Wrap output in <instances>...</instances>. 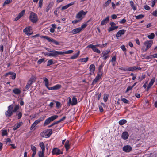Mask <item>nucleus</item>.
Here are the masks:
<instances>
[{
  "instance_id": "f257e3e1",
  "label": "nucleus",
  "mask_w": 157,
  "mask_h": 157,
  "mask_svg": "<svg viewBox=\"0 0 157 157\" xmlns=\"http://www.w3.org/2000/svg\"><path fill=\"white\" fill-rule=\"evenodd\" d=\"M153 43V41L151 40H147L145 41L142 47V50L144 52L147 51L151 48Z\"/></svg>"
},
{
  "instance_id": "f03ea898",
  "label": "nucleus",
  "mask_w": 157,
  "mask_h": 157,
  "mask_svg": "<svg viewBox=\"0 0 157 157\" xmlns=\"http://www.w3.org/2000/svg\"><path fill=\"white\" fill-rule=\"evenodd\" d=\"M14 107V105L11 104L8 107V110L5 112V114L6 117H10L13 114V109Z\"/></svg>"
},
{
  "instance_id": "7ed1b4c3",
  "label": "nucleus",
  "mask_w": 157,
  "mask_h": 157,
  "mask_svg": "<svg viewBox=\"0 0 157 157\" xmlns=\"http://www.w3.org/2000/svg\"><path fill=\"white\" fill-rule=\"evenodd\" d=\"M58 117V116L57 115H55L49 117L45 121L44 124V126L48 125L50 122L57 119Z\"/></svg>"
},
{
  "instance_id": "20e7f679",
  "label": "nucleus",
  "mask_w": 157,
  "mask_h": 157,
  "mask_svg": "<svg viewBox=\"0 0 157 157\" xmlns=\"http://www.w3.org/2000/svg\"><path fill=\"white\" fill-rule=\"evenodd\" d=\"M87 13V11H84L81 10L79 11L76 15V18L81 21Z\"/></svg>"
},
{
  "instance_id": "39448f33",
  "label": "nucleus",
  "mask_w": 157,
  "mask_h": 157,
  "mask_svg": "<svg viewBox=\"0 0 157 157\" xmlns=\"http://www.w3.org/2000/svg\"><path fill=\"white\" fill-rule=\"evenodd\" d=\"M29 19L33 23H36L38 20V17L35 13L31 12L30 14Z\"/></svg>"
},
{
  "instance_id": "423d86ee",
  "label": "nucleus",
  "mask_w": 157,
  "mask_h": 157,
  "mask_svg": "<svg viewBox=\"0 0 157 157\" xmlns=\"http://www.w3.org/2000/svg\"><path fill=\"white\" fill-rule=\"evenodd\" d=\"M52 131L51 129L48 130H45L43 132L41 133V136L45 138L49 137L50 135L52 134Z\"/></svg>"
},
{
  "instance_id": "0eeeda50",
  "label": "nucleus",
  "mask_w": 157,
  "mask_h": 157,
  "mask_svg": "<svg viewBox=\"0 0 157 157\" xmlns=\"http://www.w3.org/2000/svg\"><path fill=\"white\" fill-rule=\"evenodd\" d=\"M110 52V50L109 49H107L106 50L103 51L102 53V56L103 57V59L105 60H106L107 58L109 57L108 54Z\"/></svg>"
},
{
  "instance_id": "6e6552de",
  "label": "nucleus",
  "mask_w": 157,
  "mask_h": 157,
  "mask_svg": "<svg viewBox=\"0 0 157 157\" xmlns=\"http://www.w3.org/2000/svg\"><path fill=\"white\" fill-rule=\"evenodd\" d=\"M44 117H41L38 119L36 120L31 125L30 127V129L32 130L33 129L37 124L41 121L44 120Z\"/></svg>"
},
{
  "instance_id": "1a4fd4ad",
  "label": "nucleus",
  "mask_w": 157,
  "mask_h": 157,
  "mask_svg": "<svg viewBox=\"0 0 157 157\" xmlns=\"http://www.w3.org/2000/svg\"><path fill=\"white\" fill-rule=\"evenodd\" d=\"M51 52H48L47 56L56 57L59 55V51L54 50Z\"/></svg>"
},
{
  "instance_id": "9d476101",
  "label": "nucleus",
  "mask_w": 157,
  "mask_h": 157,
  "mask_svg": "<svg viewBox=\"0 0 157 157\" xmlns=\"http://www.w3.org/2000/svg\"><path fill=\"white\" fill-rule=\"evenodd\" d=\"M111 27L108 29L109 32H110L113 30L117 29L118 28V26H116V24L114 22H111L110 23Z\"/></svg>"
},
{
  "instance_id": "9b49d317",
  "label": "nucleus",
  "mask_w": 157,
  "mask_h": 157,
  "mask_svg": "<svg viewBox=\"0 0 157 157\" xmlns=\"http://www.w3.org/2000/svg\"><path fill=\"white\" fill-rule=\"evenodd\" d=\"M141 68L137 66H133L131 67L126 68L124 70V71H132L135 70H141Z\"/></svg>"
},
{
  "instance_id": "f8f14e48",
  "label": "nucleus",
  "mask_w": 157,
  "mask_h": 157,
  "mask_svg": "<svg viewBox=\"0 0 157 157\" xmlns=\"http://www.w3.org/2000/svg\"><path fill=\"white\" fill-rule=\"evenodd\" d=\"M33 83V81L32 80H29L27 83L23 91H26L29 88Z\"/></svg>"
},
{
  "instance_id": "ddd939ff",
  "label": "nucleus",
  "mask_w": 157,
  "mask_h": 157,
  "mask_svg": "<svg viewBox=\"0 0 157 157\" xmlns=\"http://www.w3.org/2000/svg\"><path fill=\"white\" fill-rule=\"evenodd\" d=\"M52 153L53 154L58 155L63 153L62 151L57 148H55L53 150Z\"/></svg>"
},
{
  "instance_id": "4468645a",
  "label": "nucleus",
  "mask_w": 157,
  "mask_h": 157,
  "mask_svg": "<svg viewBox=\"0 0 157 157\" xmlns=\"http://www.w3.org/2000/svg\"><path fill=\"white\" fill-rule=\"evenodd\" d=\"M132 149L131 147L128 145L124 146L123 147V150L126 152H129L131 151Z\"/></svg>"
},
{
  "instance_id": "2eb2a0df",
  "label": "nucleus",
  "mask_w": 157,
  "mask_h": 157,
  "mask_svg": "<svg viewBox=\"0 0 157 157\" xmlns=\"http://www.w3.org/2000/svg\"><path fill=\"white\" fill-rule=\"evenodd\" d=\"M155 78L154 77H153L151 79L147 87V91H148L151 88V87L152 86L155 81Z\"/></svg>"
},
{
  "instance_id": "dca6fc26",
  "label": "nucleus",
  "mask_w": 157,
  "mask_h": 157,
  "mask_svg": "<svg viewBox=\"0 0 157 157\" xmlns=\"http://www.w3.org/2000/svg\"><path fill=\"white\" fill-rule=\"evenodd\" d=\"M89 69L90 71V75H92L94 73L95 69V65L93 64L90 65V66Z\"/></svg>"
},
{
  "instance_id": "f3484780",
  "label": "nucleus",
  "mask_w": 157,
  "mask_h": 157,
  "mask_svg": "<svg viewBox=\"0 0 157 157\" xmlns=\"http://www.w3.org/2000/svg\"><path fill=\"white\" fill-rule=\"evenodd\" d=\"M61 87V86L59 84H57L53 87L48 88V89L50 90H57L59 89Z\"/></svg>"
},
{
  "instance_id": "a211bd4d",
  "label": "nucleus",
  "mask_w": 157,
  "mask_h": 157,
  "mask_svg": "<svg viewBox=\"0 0 157 157\" xmlns=\"http://www.w3.org/2000/svg\"><path fill=\"white\" fill-rule=\"evenodd\" d=\"M129 134L127 132H123L121 135V137L124 140H126L128 138Z\"/></svg>"
},
{
  "instance_id": "6ab92c4d",
  "label": "nucleus",
  "mask_w": 157,
  "mask_h": 157,
  "mask_svg": "<svg viewBox=\"0 0 157 157\" xmlns=\"http://www.w3.org/2000/svg\"><path fill=\"white\" fill-rule=\"evenodd\" d=\"M81 31V28L79 27L73 29L71 33L74 34L80 32Z\"/></svg>"
},
{
  "instance_id": "aec40b11",
  "label": "nucleus",
  "mask_w": 157,
  "mask_h": 157,
  "mask_svg": "<svg viewBox=\"0 0 157 157\" xmlns=\"http://www.w3.org/2000/svg\"><path fill=\"white\" fill-rule=\"evenodd\" d=\"M23 122H18L17 124H16L13 127V129L14 130H16L17 128H19L22 124Z\"/></svg>"
},
{
  "instance_id": "412c9836",
  "label": "nucleus",
  "mask_w": 157,
  "mask_h": 157,
  "mask_svg": "<svg viewBox=\"0 0 157 157\" xmlns=\"http://www.w3.org/2000/svg\"><path fill=\"white\" fill-rule=\"evenodd\" d=\"M30 27L26 28L24 29L23 32L27 35H30L32 34L30 31Z\"/></svg>"
},
{
  "instance_id": "4be33fe9",
  "label": "nucleus",
  "mask_w": 157,
  "mask_h": 157,
  "mask_svg": "<svg viewBox=\"0 0 157 157\" xmlns=\"http://www.w3.org/2000/svg\"><path fill=\"white\" fill-rule=\"evenodd\" d=\"M109 16L106 17L105 19H104L101 22V25H103L106 24L109 21Z\"/></svg>"
},
{
  "instance_id": "5701e85b",
  "label": "nucleus",
  "mask_w": 157,
  "mask_h": 157,
  "mask_svg": "<svg viewBox=\"0 0 157 157\" xmlns=\"http://www.w3.org/2000/svg\"><path fill=\"white\" fill-rule=\"evenodd\" d=\"M124 33L125 31L124 30H120L117 33L116 36L117 37H120L121 35L124 34Z\"/></svg>"
},
{
  "instance_id": "b1692460",
  "label": "nucleus",
  "mask_w": 157,
  "mask_h": 157,
  "mask_svg": "<svg viewBox=\"0 0 157 157\" xmlns=\"http://www.w3.org/2000/svg\"><path fill=\"white\" fill-rule=\"evenodd\" d=\"M72 50H69L65 52L59 51V55H63L64 54H71L73 52Z\"/></svg>"
},
{
  "instance_id": "393cba45",
  "label": "nucleus",
  "mask_w": 157,
  "mask_h": 157,
  "mask_svg": "<svg viewBox=\"0 0 157 157\" xmlns=\"http://www.w3.org/2000/svg\"><path fill=\"white\" fill-rule=\"evenodd\" d=\"M44 81L45 82V86L48 89V88H50L49 87V82L48 79L44 77L43 78Z\"/></svg>"
},
{
  "instance_id": "a878e982",
  "label": "nucleus",
  "mask_w": 157,
  "mask_h": 157,
  "mask_svg": "<svg viewBox=\"0 0 157 157\" xmlns=\"http://www.w3.org/2000/svg\"><path fill=\"white\" fill-rule=\"evenodd\" d=\"M13 93L16 95H19L21 93V90L18 88H15L13 90Z\"/></svg>"
},
{
  "instance_id": "bb28decb",
  "label": "nucleus",
  "mask_w": 157,
  "mask_h": 157,
  "mask_svg": "<svg viewBox=\"0 0 157 157\" xmlns=\"http://www.w3.org/2000/svg\"><path fill=\"white\" fill-rule=\"evenodd\" d=\"M74 3V2H71V3H69L66 5L63 6L61 8L62 10H64L67 9L68 8L73 5Z\"/></svg>"
},
{
  "instance_id": "cd10ccee",
  "label": "nucleus",
  "mask_w": 157,
  "mask_h": 157,
  "mask_svg": "<svg viewBox=\"0 0 157 157\" xmlns=\"http://www.w3.org/2000/svg\"><path fill=\"white\" fill-rule=\"evenodd\" d=\"M38 0H33V2H34L37 3L38 2ZM43 0H39V8H41L42 6Z\"/></svg>"
},
{
  "instance_id": "c85d7f7f",
  "label": "nucleus",
  "mask_w": 157,
  "mask_h": 157,
  "mask_svg": "<svg viewBox=\"0 0 157 157\" xmlns=\"http://www.w3.org/2000/svg\"><path fill=\"white\" fill-rule=\"evenodd\" d=\"M77 103V98L75 97H73L72 99L71 105H76Z\"/></svg>"
},
{
  "instance_id": "c756f323",
  "label": "nucleus",
  "mask_w": 157,
  "mask_h": 157,
  "mask_svg": "<svg viewBox=\"0 0 157 157\" xmlns=\"http://www.w3.org/2000/svg\"><path fill=\"white\" fill-rule=\"evenodd\" d=\"M65 147L67 151L70 148L69 142L68 140H67L65 144Z\"/></svg>"
},
{
  "instance_id": "7c9ffc66",
  "label": "nucleus",
  "mask_w": 157,
  "mask_h": 157,
  "mask_svg": "<svg viewBox=\"0 0 157 157\" xmlns=\"http://www.w3.org/2000/svg\"><path fill=\"white\" fill-rule=\"evenodd\" d=\"M80 54V51H79L78 52L74 55L73 56H72L71 57V59H76L78 56V55H79Z\"/></svg>"
},
{
  "instance_id": "2f4dec72",
  "label": "nucleus",
  "mask_w": 157,
  "mask_h": 157,
  "mask_svg": "<svg viewBox=\"0 0 157 157\" xmlns=\"http://www.w3.org/2000/svg\"><path fill=\"white\" fill-rule=\"evenodd\" d=\"M88 59L89 58L88 57L82 58L80 59L79 60V61L82 62L86 63L88 61Z\"/></svg>"
},
{
  "instance_id": "473e14b6",
  "label": "nucleus",
  "mask_w": 157,
  "mask_h": 157,
  "mask_svg": "<svg viewBox=\"0 0 157 157\" xmlns=\"http://www.w3.org/2000/svg\"><path fill=\"white\" fill-rule=\"evenodd\" d=\"M39 145L41 148L42 151H45V146L44 143L43 142H41L40 143Z\"/></svg>"
},
{
  "instance_id": "72a5a7b5",
  "label": "nucleus",
  "mask_w": 157,
  "mask_h": 157,
  "mask_svg": "<svg viewBox=\"0 0 157 157\" xmlns=\"http://www.w3.org/2000/svg\"><path fill=\"white\" fill-rule=\"evenodd\" d=\"M45 151H40L38 152V155L39 157H45L44 153Z\"/></svg>"
},
{
  "instance_id": "f704fd0d",
  "label": "nucleus",
  "mask_w": 157,
  "mask_h": 157,
  "mask_svg": "<svg viewBox=\"0 0 157 157\" xmlns=\"http://www.w3.org/2000/svg\"><path fill=\"white\" fill-rule=\"evenodd\" d=\"M127 122V121L126 120L122 119L119 121V124L120 125H122Z\"/></svg>"
},
{
  "instance_id": "c9c22d12",
  "label": "nucleus",
  "mask_w": 157,
  "mask_h": 157,
  "mask_svg": "<svg viewBox=\"0 0 157 157\" xmlns=\"http://www.w3.org/2000/svg\"><path fill=\"white\" fill-rule=\"evenodd\" d=\"M11 75L10 78L12 79H15L16 77V73L12 72L10 74Z\"/></svg>"
},
{
  "instance_id": "e433bc0d",
  "label": "nucleus",
  "mask_w": 157,
  "mask_h": 157,
  "mask_svg": "<svg viewBox=\"0 0 157 157\" xmlns=\"http://www.w3.org/2000/svg\"><path fill=\"white\" fill-rule=\"evenodd\" d=\"M1 131L2 132V136H6L7 135V130L2 129Z\"/></svg>"
},
{
  "instance_id": "4c0bfd02",
  "label": "nucleus",
  "mask_w": 157,
  "mask_h": 157,
  "mask_svg": "<svg viewBox=\"0 0 157 157\" xmlns=\"http://www.w3.org/2000/svg\"><path fill=\"white\" fill-rule=\"evenodd\" d=\"M155 34L153 33H151L150 35L147 36V37L150 39H153L155 37Z\"/></svg>"
},
{
  "instance_id": "58836bf2",
  "label": "nucleus",
  "mask_w": 157,
  "mask_h": 157,
  "mask_svg": "<svg viewBox=\"0 0 157 157\" xmlns=\"http://www.w3.org/2000/svg\"><path fill=\"white\" fill-rule=\"evenodd\" d=\"M102 76V74L101 73L100 71H99V72L97 74V75L96 77L95 78H97L98 80H99V79L101 78Z\"/></svg>"
},
{
  "instance_id": "ea45409f",
  "label": "nucleus",
  "mask_w": 157,
  "mask_h": 157,
  "mask_svg": "<svg viewBox=\"0 0 157 157\" xmlns=\"http://www.w3.org/2000/svg\"><path fill=\"white\" fill-rule=\"evenodd\" d=\"M16 115L18 116L17 118L18 119H20L22 116V113L20 111L17 112L16 113Z\"/></svg>"
},
{
  "instance_id": "a19ab883",
  "label": "nucleus",
  "mask_w": 157,
  "mask_h": 157,
  "mask_svg": "<svg viewBox=\"0 0 157 157\" xmlns=\"http://www.w3.org/2000/svg\"><path fill=\"white\" fill-rule=\"evenodd\" d=\"M19 108V105H16L14 107L13 111V112H16Z\"/></svg>"
},
{
  "instance_id": "79ce46f5",
  "label": "nucleus",
  "mask_w": 157,
  "mask_h": 157,
  "mask_svg": "<svg viewBox=\"0 0 157 157\" xmlns=\"http://www.w3.org/2000/svg\"><path fill=\"white\" fill-rule=\"evenodd\" d=\"M53 60L52 59H50L47 62V66H48L51 65L53 64Z\"/></svg>"
},
{
  "instance_id": "37998d69",
  "label": "nucleus",
  "mask_w": 157,
  "mask_h": 157,
  "mask_svg": "<svg viewBox=\"0 0 157 157\" xmlns=\"http://www.w3.org/2000/svg\"><path fill=\"white\" fill-rule=\"evenodd\" d=\"M144 16L142 14H141L135 16V18L137 19H140L144 17Z\"/></svg>"
},
{
  "instance_id": "c03bdc74",
  "label": "nucleus",
  "mask_w": 157,
  "mask_h": 157,
  "mask_svg": "<svg viewBox=\"0 0 157 157\" xmlns=\"http://www.w3.org/2000/svg\"><path fill=\"white\" fill-rule=\"evenodd\" d=\"M25 12V10H23L19 14L18 16L21 18L24 14Z\"/></svg>"
},
{
  "instance_id": "a18cd8bd",
  "label": "nucleus",
  "mask_w": 157,
  "mask_h": 157,
  "mask_svg": "<svg viewBox=\"0 0 157 157\" xmlns=\"http://www.w3.org/2000/svg\"><path fill=\"white\" fill-rule=\"evenodd\" d=\"M121 100L124 103L128 104L129 103V101L125 98H122L121 99Z\"/></svg>"
},
{
  "instance_id": "49530a36",
  "label": "nucleus",
  "mask_w": 157,
  "mask_h": 157,
  "mask_svg": "<svg viewBox=\"0 0 157 157\" xmlns=\"http://www.w3.org/2000/svg\"><path fill=\"white\" fill-rule=\"evenodd\" d=\"M45 62V59L42 58L38 60L37 63L38 64H40L42 63Z\"/></svg>"
},
{
  "instance_id": "de8ad7c7",
  "label": "nucleus",
  "mask_w": 157,
  "mask_h": 157,
  "mask_svg": "<svg viewBox=\"0 0 157 157\" xmlns=\"http://www.w3.org/2000/svg\"><path fill=\"white\" fill-rule=\"evenodd\" d=\"M30 146L31 149L33 152H36L37 149L36 147L35 146L33 145H31Z\"/></svg>"
},
{
  "instance_id": "09e8293b",
  "label": "nucleus",
  "mask_w": 157,
  "mask_h": 157,
  "mask_svg": "<svg viewBox=\"0 0 157 157\" xmlns=\"http://www.w3.org/2000/svg\"><path fill=\"white\" fill-rule=\"evenodd\" d=\"M93 51L94 52L98 54H99L101 53L100 51L98 48H94L93 49Z\"/></svg>"
},
{
  "instance_id": "8fccbe9b",
  "label": "nucleus",
  "mask_w": 157,
  "mask_h": 157,
  "mask_svg": "<svg viewBox=\"0 0 157 157\" xmlns=\"http://www.w3.org/2000/svg\"><path fill=\"white\" fill-rule=\"evenodd\" d=\"M50 42H53L56 45H58L59 44L58 41L52 39H51Z\"/></svg>"
},
{
  "instance_id": "3c124183",
  "label": "nucleus",
  "mask_w": 157,
  "mask_h": 157,
  "mask_svg": "<svg viewBox=\"0 0 157 157\" xmlns=\"http://www.w3.org/2000/svg\"><path fill=\"white\" fill-rule=\"evenodd\" d=\"M108 96L107 94H105L103 97V100L104 101L106 102L107 101L108 98Z\"/></svg>"
},
{
  "instance_id": "603ef678",
  "label": "nucleus",
  "mask_w": 157,
  "mask_h": 157,
  "mask_svg": "<svg viewBox=\"0 0 157 157\" xmlns=\"http://www.w3.org/2000/svg\"><path fill=\"white\" fill-rule=\"evenodd\" d=\"M54 102H55L56 104V106L58 108H59L61 107L60 103V102L57 101H54Z\"/></svg>"
},
{
  "instance_id": "864d4df0",
  "label": "nucleus",
  "mask_w": 157,
  "mask_h": 157,
  "mask_svg": "<svg viewBox=\"0 0 157 157\" xmlns=\"http://www.w3.org/2000/svg\"><path fill=\"white\" fill-rule=\"evenodd\" d=\"M42 38L46 39L48 42H50L51 40V39L50 37L45 36H42Z\"/></svg>"
},
{
  "instance_id": "5fc2aeb1",
  "label": "nucleus",
  "mask_w": 157,
  "mask_h": 157,
  "mask_svg": "<svg viewBox=\"0 0 157 157\" xmlns=\"http://www.w3.org/2000/svg\"><path fill=\"white\" fill-rule=\"evenodd\" d=\"M87 23H85L83 24L80 27H79L81 28V30H82V29H84L86 28L87 26Z\"/></svg>"
},
{
  "instance_id": "6e6d98bb",
  "label": "nucleus",
  "mask_w": 157,
  "mask_h": 157,
  "mask_svg": "<svg viewBox=\"0 0 157 157\" xmlns=\"http://www.w3.org/2000/svg\"><path fill=\"white\" fill-rule=\"evenodd\" d=\"M111 2V0H108L104 4V6H107Z\"/></svg>"
},
{
  "instance_id": "4d7b16f0",
  "label": "nucleus",
  "mask_w": 157,
  "mask_h": 157,
  "mask_svg": "<svg viewBox=\"0 0 157 157\" xmlns=\"http://www.w3.org/2000/svg\"><path fill=\"white\" fill-rule=\"evenodd\" d=\"M98 80L97 78H95L93 80L91 85H94L96 84Z\"/></svg>"
},
{
  "instance_id": "13d9d810",
  "label": "nucleus",
  "mask_w": 157,
  "mask_h": 157,
  "mask_svg": "<svg viewBox=\"0 0 157 157\" xmlns=\"http://www.w3.org/2000/svg\"><path fill=\"white\" fill-rule=\"evenodd\" d=\"M94 45H93L92 44H89V45H88L86 47V48H92V49L93 50V49L94 48Z\"/></svg>"
},
{
  "instance_id": "bf43d9fd",
  "label": "nucleus",
  "mask_w": 157,
  "mask_h": 157,
  "mask_svg": "<svg viewBox=\"0 0 157 157\" xmlns=\"http://www.w3.org/2000/svg\"><path fill=\"white\" fill-rule=\"evenodd\" d=\"M66 118V117L65 116L63 117L61 119L56 121V123H57V124H58L59 123L61 122L62 121L64 120Z\"/></svg>"
},
{
  "instance_id": "052dcab7",
  "label": "nucleus",
  "mask_w": 157,
  "mask_h": 157,
  "mask_svg": "<svg viewBox=\"0 0 157 157\" xmlns=\"http://www.w3.org/2000/svg\"><path fill=\"white\" fill-rule=\"evenodd\" d=\"M145 75H142V76H139V80L140 81H141L145 78Z\"/></svg>"
},
{
  "instance_id": "680f3d73",
  "label": "nucleus",
  "mask_w": 157,
  "mask_h": 157,
  "mask_svg": "<svg viewBox=\"0 0 157 157\" xmlns=\"http://www.w3.org/2000/svg\"><path fill=\"white\" fill-rule=\"evenodd\" d=\"M156 0H152L151 6L152 7H153L154 6V5L156 3Z\"/></svg>"
},
{
  "instance_id": "e2e57ef3",
  "label": "nucleus",
  "mask_w": 157,
  "mask_h": 157,
  "mask_svg": "<svg viewBox=\"0 0 157 157\" xmlns=\"http://www.w3.org/2000/svg\"><path fill=\"white\" fill-rule=\"evenodd\" d=\"M116 56H114L112 58L111 62H115L116 61Z\"/></svg>"
},
{
  "instance_id": "0e129e2a",
  "label": "nucleus",
  "mask_w": 157,
  "mask_h": 157,
  "mask_svg": "<svg viewBox=\"0 0 157 157\" xmlns=\"http://www.w3.org/2000/svg\"><path fill=\"white\" fill-rule=\"evenodd\" d=\"M12 0H6L5 1V4H8L12 2Z\"/></svg>"
},
{
  "instance_id": "69168bd1",
  "label": "nucleus",
  "mask_w": 157,
  "mask_h": 157,
  "mask_svg": "<svg viewBox=\"0 0 157 157\" xmlns=\"http://www.w3.org/2000/svg\"><path fill=\"white\" fill-rule=\"evenodd\" d=\"M132 88H133L132 86H128L126 89L125 92L127 93V92H128L130 90H131Z\"/></svg>"
},
{
  "instance_id": "338daca9",
  "label": "nucleus",
  "mask_w": 157,
  "mask_h": 157,
  "mask_svg": "<svg viewBox=\"0 0 157 157\" xmlns=\"http://www.w3.org/2000/svg\"><path fill=\"white\" fill-rule=\"evenodd\" d=\"M54 4V3L53 2H50L49 4L48 5V6L50 7V8H51L53 6Z\"/></svg>"
},
{
  "instance_id": "774afa93",
  "label": "nucleus",
  "mask_w": 157,
  "mask_h": 157,
  "mask_svg": "<svg viewBox=\"0 0 157 157\" xmlns=\"http://www.w3.org/2000/svg\"><path fill=\"white\" fill-rule=\"evenodd\" d=\"M152 15L155 16H157V10L153 12Z\"/></svg>"
}]
</instances>
